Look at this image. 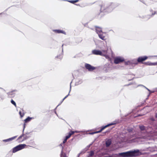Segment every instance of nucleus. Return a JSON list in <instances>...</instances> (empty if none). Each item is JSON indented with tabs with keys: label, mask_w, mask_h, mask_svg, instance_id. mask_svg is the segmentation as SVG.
Listing matches in <instances>:
<instances>
[{
	"label": "nucleus",
	"mask_w": 157,
	"mask_h": 157,
	"mask_svg": "<svg viewBox=\"0 0 157 157\" xmlns=\"http://www.w3.org/2000/svg\"><path fill=\"white\" fill-rule=\"evenodd\" d=\"M71 136H70L69 134H68L67 136H66V139H68Z\"/></svg>",
	"instance_id": "nucleus-34"
},
{
	"label": "nucleus",
	"mask_w": 157,
	"mask_h": 157,
	"mask_svg": "<svg viewBox=\"0 0 157 157\" xmlns=\"http://www.w3.org/2000/svg\"><path fill=\"white\" fill-rule=\"evenodd\" d=\"M95 30L96 33L98 34L100 33H102V31L101 29L98 26H95Z\"/></svg>",
	"instance_id": "nucleus-10"
},
{
	"label": "nucleus",
	"mask_w": 157,
	"mask_h": 157,
	"mask_svg": "<svg viewBox=\"0 0 157 157\" xmlns=\"http://www.w3.org/2000/svg\"><path fill=\"white\" fill-rule=\"evenodd\" d=\"M82 56V53H80L76 54V55L74 56L73 58H79L81 57Z\"/></svg>",
	"instance_id": "nucleus-18"
},
{
	"label": "nucleus",
	"mask_w": 157,
	"mask_h": 157,
	"mask_svg": "<svg viewBox=\"0 0 157 157\" xmlns=\"http://www.w3.org/2000/svg\"><path fill=\"white\" fill-rule=\"evenodd\" d=\"M116 6L113 3H104L101 6L100 10L101 12H111L115 8Z\"/></svg>",
	"instance_id": "nucleus-1"
},
{
	"label": "nucleus",
	"mask_w": 157,
	"mask_h": 157,
	"mask_svg": "<svg viewBox=\"0 0 157 157\" xmlns=\"http://www.w3.org/2000/svg\"><path fill=\"white\" fill-rule=\"evenodd\" d=\"M156 117L157 118V113L156 114Z\"/></svg>",
	"instance_id": "nucleus-46"
},
{
	"label": "nucleus",
	"mask_w": 157,
	"mask_h": 157,
	"mask_svg": "<svg viewBox=\"0 0 157 157\" xmlns=\"http://www.w3.org/2000/svg\"><path fill=\"white\" fill-rule=\"evenodd\" d=\"M26 146V145L25 144H21L16 146L13 148V153H15L24 149L25 147Z\"/></svg>",
	"instance_id": "nucleus-3"
},
{
	"label": "nucleus",
	"mask_w": 157,
	"mask_h": 157,
	"mask_svg": "<svg viewBox=\"0 0 157 157\" xmlns=\"http://www.w3.org/2000/svg\"><path fill=\"white\" fill-rule=\"evenodd\" d=\"M63 44L62 46V47H63ZM63 48H62V52H63Z\"/></svg>",
	"instance_id": "nucleus-42"
},
{
	"label": "nucleus",
	"mask_w": 157,
	"mask_h": 157,
	"mask_svg": "<svg viewBox=\"0 0 157 157\" xmlns=\"http://www.w3.org/2000/svg\"><path fill=\"white\" fill-rule=\"evenodd\" d=\"M102 131H101V129L99 131H97V132H96V133H100V132H101Z\"/></svg>",
	"instance_id": "nucleus-37"
},
{
	"label": "nucleus",
	"mask_w": 157,
	"mask_h": 157,
	"mask_svg": "<svg viewBox=\"0 0 157 157\" xmlns=\"http://www.w3.org/2000/svg\"><path fill=\"white\" fill-rule=\"evenodd\" d=\"M137 61L138 63H143V62L145 60V59H137Z\"/></svg>",
	"instance_id": "nucleus-24"
},
{
	"label": "nucleus",
	"mask_w": 157,
	"mask_h": 157,
	"mask_svg": "<svg viewBox=\"0 0 157 157\" xmlns=\"http://www.w3.org/2000/svg\"><path fill=\"white\" fill-rule=\"evenodd\" d=\"M116 124V123L115 122H114V123H110V124H108L107 125H105L104 126H103V127L101 129V131H102L103 130H104L105 128H106V127H108V126H109L110 125H114V124Z\"/></svg>",
	"instance_id": "nucleus-15"
},
{
	"label": "nucleus",
	"mask_w": 157,
	"mask_h": 157,
	"mask_svg": "<svg viewBox=\"0 0 157 157\" xmlns=\"http://www.w3.org/2000/svg\"><path fill=\"white\" fill-rule=\"evenodd\" d=\"M26 139H25L24 137V135H22L20 136L18 138L17 140H18L19 142H21L25 140Z\"/></svg>",
	"instance_id": "nucleus-12"
},
{
	"label": "nucleus",
	"mask_w": 157,
	"mask_h": 157,
	"mask_svg": "<svg viewBox=\"0 0 157 157\" xmlns=\"http://www.w3.org/2000/svg\"><path fill=\"white\" fill-rule=\"evenodd\" d=\"M67 139H66V138L65 137V139H64V140L63 141V143H65L66 142Z\"/></svg>",
	"instance_id": "nucleus-35"
},
{
	"label": "nucleus",
	"mask_w": 157,
	"mask_h": 157,
	"mask_svg": "<svg viewBox=\"0 0 157 157\" xmlns=\"http://www.w3.org/2000/svg\"><path fill=\"white\" fill-rule=\"evenodd\" d=\"M61 157H67L66 155L63 152V150L61 151Z\"/></svg>",
	"instance_id": "nucleus-23"
},
{
	"label": "nucleus",
	"mask_w": 157,
	"mask_h": 157,
	"mask_svg": "<svg viewBox=\"0 0 157 157\" xmlns=\"http://www.w3.org/2000/svg\"><path fill=\"white\" fill-rule=\"evenodd\" d=\"M125 64L126 65H129L130 66V68L132 67H133L134 65L136 64H137V63H133L132 61H132L128 60L127 61H124Z\"/></svg>",
	"instance_id": "nucleus-7"
},
{
	"label": "nucleus",
	"mask_w": 157,
	"mask_h": 157,
	"mask_svg": "<svg viewBox=\"0 0 157 157\" xmlns=\"http://www.w3.org/2000/svg\"><path fill=\"white\" fill-rule=\"evenodd\" d=\"M111 143V140L110 139H108L106 141V145L107 147L109 146Z\"/></svg>",
	"instance_id": "nucleus-17"
},
{
	"label": "nucleus",
	"mask_w": 157,
	"mask_h": 157,
	"mask_svg": "<svg viewBox=\"0 0 157 157\" xmlns=\"http://www.w3.org/2000/svg\"><path fill=\"white\" fill-rule=\"evenodd\" d=\"M65 99V98H64L63 99L61 102H62Z\"/></svg>",
	"instance_id": "nucleus-43"
},
{
	"label": "nucleus",
	"mask_w": 157,
	"mask_h": 157,
	"mask_svg": "<svg viewBox=\"0 0 157 157\" xmlns=\"http://www.w3.org/2000/svg\"><path fill=\"white\" fill-rule=\"evenodd\" d=\"M57 58L59 59H60L61 58H62V55H60L57 56Z\"/></svg>",
	"instance_id": "nucleus-33"
},
{
	"label": "nucleus",
	"mask_w": 157,
	"mask_h": 157,
	"mask_svg": "<svg viewBox=\"0 0 157 157\" xmlns=\"http://www.w3.org/2000/svg\"><path fill=\"white\" fill-rule=\"evenodd\" d=\"M69 95V94H68V95H67L64 98H65L66 99L67 97Z\"/></svg>",
	"instance_id": "nucleus-41"
},
{
	"label": "nucleus",
	"mask_w": 157,
	"mask_h": 157,
	"mask_svg": "<svg viewBox=\"0 0 157 157\" xmlns=\"http://www.w3.org/2000/svg\"><path fill=\"white\" fill-rule=\"evenodd\" d=\"M95 133H96V132H92V133H90V134H95Z\"/></svg>",
	"instance_id": "nucleus-39"
},
{
	"label": "nucleus",
	"mask_w": 157,
	"mask_h": 157,
	"mask_svg": "<svg viewBox=\"0 0 157 157\" xmlns=\"http://www.w3.org/2000/svg\"><path fill=\"white\" fill-rule=\"evenodd\" d=\"M140 86H143V85H140Z\"/></svg>",
	"instance_id": "nucleus-47"
},
{
	"label": "nucleus",
	"mask_w": 157,
	"mask_h": 157,
	"mask_svg": "<svg viewBox=\"0 0 157 157\" xmlns=\"http://www.w3.org/2000/svg\"><path fill=\"white\" fill-rule=\"evenodd\" d=\"M138 151H127L120 153L119 154V155L121 156L124 157L135 156L137 155V152Z\"/></svg>",
	"instance_id": "nucleus-2"
},
{
	"label": "nucleus",
	"mask_w": 157,
	"mask_h": 157,
	"mask_svg": "<svg viewBox=\"0 0 157 157\" xmlns=\"http://www.w3.org/2000/svg\"><path fill=\"white\" fill-rule=\"evenodd\" d=\"M12 92H10L9 93H8V96H9V97H12V96L11 95H12Z\"/></svg>",
	"instance_id": "nucleus-31"
},
{
	"label": "nucleus",
	"mask_w": 157,
	"mask_h": 157,
	"mask_svg": "<svg viewBox=\"0 0 157 157\" xmlns=\"http://www.w3.org/2000/svg\"><path fill=\"white\" fill-rule=\"evenodd\" d=\"M114 59H124V58L120 56H118L115 57Z\"/></svg>",
	"instance_id": "nucleus-26"
},
{
	"label": "nucleus",
	"mask_w": 157,
	"mask_h": 157,
	"mask_svg": "<svg viewBox=\"0 0 157 157\" xmlns=\"http://www.w3.org/2000/svg\"><path fill=\"white\" fill-rule=\"evenodd\" d=\"M25 128V125L24 124V129H23V131H24V128Z\"/></svg>",
	"instance_id": "nucleus-44"
},
{
	"label": "nucleus",
	"mask_w": 157,
	"mask_h": 157,
	"mask_svg": "<svg viewBox=\"0 0 157 157\" xmlns=\"http://www.w3.org/2000/svg\"><path fill=\"white\" fill-rule=\"evenodd\" d=\"M79 0H67V1L71 3L74 4L76 2H78Z\"/></svg>",
	"instance_id": "nucleus-20"
},
{
	"label": "nucleus",
	"mask_w": 157,
	"mask_h": 157,
	"mask_svg": "<svg viewBox=\"0 0 157 157\" xmlns=\"http://www.w3.org/2000/svg\"><path fill=\"white\" fill-rule=\"evenodd\" d=\"M75 133V132H74V131H71L69 132V134L71 136L72 135L74 134Z\"/></svg>",
	"instance_id": "nucleus-29"
},
{
	"label": "nucleus",
	"mask_w": 157,
	"mask_h": 157,
	"mask_svg": "<svg viewBox=\"0 0 157 157\" xmlns=\"http://www.w3.org/2000/svg\"><path fill=\"white\" fill-rule=\"evenodd\" d=\"M145 64H146L147 65H157V62L152 63H151L148 62L146 63H145Z\"/></svg>",
	"instance_id": "nucleus-21"
},
{
	"label": "nucleus",
	"mask_w": 157,
	"mask_h": 157,
	"mask_svg": "<svg viewBox=\"0 0 157 157\" xmlns=\"http://www.w3.org/2000/svg\"><path fill=\"white\" fill-rule=\"evenodd\" d=\"M74 132H75V133H79V132H82V131H74Z\"/></svg>",
	"instance_id": "nucleus-38"
},
{
	"label": "nucleus",
	"mask_w": 157,
	"mask_h": 157,
	"mask_svg": "<svg viewBox=\"0 0 157 157\" xmlns=\"http://www.w3.org/2000/svg\"><path fill=\"white\" fill-rule=\"evenodd\" d=\"M67 139H66V138L65 137V139H64V140L63 141V143H65L66 142Z\"/></svg>",
	"instance_id": "nucleus-36"
},
{
	"label": "nucleus",
	"mask_w": 157,
	"mask_h": 157,
	"mask_svg": "<svg viewBox=\"0 0 157 157\" xmlns=\"http://www.w3.org/2000/svg\"><path fill=\"white\" fill-rule=\"evenodd\" d=\"M94 154V152L93 151H91L90 152V156H92Z\"/></svg>",
	"instance_id": "nucleus-32"
},
{
	"label": "nucleus",
	"mask_w": 157,
	"mask_h": 157,
	"mask_svg": "<svg viewBox=\"0 0 157 157\" xmlns=\"http://www.w3.org/2000/svg\"><path fill=\"white\" fill-rule=\"evenodd\" d=\"M52 31L56 33H62L64 35H66V32L63 30L60 29H53Z\"/></svg>",
	"instance_id": "nucleus-9"
},
{
	"label": "nucleus",
	"mask_w": 157,
	"mask_h": 157,
	"mask_svg": "<svg viewBox=\"0 0 157 157\" xmlns=\"http://www.w3.org/2000/svg\"><path fill=\"white\" fill-rule=\"evenodd\" d=\"M19 113L21 116V117H22L24 116V114L23 112H22L21 111H20Z\"/></svg>",
	"instance_id": "nucleus-25"
},
{
	"label": "nucleus",
	"mask_w": 157,
	"mask_h": 157,
	"mask_svg": "<svg viewBox=\"0 0 157 157\" xmlns=\"http://www.w3.org/2000/svg\"><path fill=\"white\" fill-rule=\"evenodd\" d=\"M93 54L101 56L102 53L101 51L98 50L94 49L93 50L92 52Z\"/></svg>",
	"instance_id": "nucleus-8"
},
{
	"label": "nucleus",
	"mask_w": 157,
	"mask_h": 157,
	"mask_svg": "<svg viewBox=\"0 0 157 157\" xmlns=\"http://www.w3.org/2000/svg\"><path fill=\"white\" fill-rule=\"evenodd\" d=\"M77 6H79L80 5H79V4H75Z\"/></svg>",
	"instance_id": "nucleus-45"
},
{
	"label": "nucleus",
	"mask_w": 157,
	"mask_h": 157,
	"mask_svg": "<svg viewBox=\"0 0 157 157\" xmlns=\"http://www.w3.org/2000/svg\"><path fill=\"white\" fill-rule=\"evenodd\" d=\"M151 17H152L150 15H147L143 16L141 18L145 19L146 20H147Z\"/></svg>",
	"instance_id": "nucleus-14"
},
{
	"label": "nucleus",
	"mask_w": 157,
	"mask_h": 157,
	"mask_svg": "<svg viewBox=\"0 0 157 157\" xmlns=\"http://www.w3.org/2000/svg\"><path fill=\"white\" fill-rule=\"evenodd\" d=\"M108 50V48L107 47L106 48H105V50H102L101 51L102 54L101 56H104L105 58L107 59L108 57V56L107 55V51Z\"/></svg>",
	"instance_id": "nucleus-5"
},
{
	"label": "nucleus",
	"mask_w": 157,
	"mask_h": 157,
	"mask_svg": "<svg viewBox=\"0 0 157 157\" xmlns=\"http://www.w3.org/2000/svg\"><path fill=\"white\" fill-rule=\"evenodd\" d=\"M11 103L14 105L15 106H16V103H15V102L13 100H12L11 101Z\"/></svg>",
	"instance_id": "nucleus-27"
},
{
	"label": "nucleus",
	"mask_w": 157,
	"mask_h": 157,
	"mask_svg": "<svg viewBox=\"0 0 157 157\" xmlns=\"http://www.w3.org/2000/svg\"><path fill=\"white\" fill-rule=\"evenodd\" d=\"M99 37L102 40H105V36L103 35L102 33H100L98 34Z\"/></svg>",
	"instance_id": "nucleus-19"
},
{
	"label": "nucleus",
	"mask_w": 157,
	"mask_h": 157,
	"mask_svg": "<svg viewBox=\"0 0 157 157\" xmlns=\"http://www.w3.org/2000/svg\"><path fill=\"white\" fill-rule=\"evenodd\" d=\"M151 13V14L150 15L152 17H153L155 14H157V13H156V11H153L152 9H151L149 10Z\"/></svg>",
	"instance_id": "nucleus-16"
},
{
	"label": "nucleus",
	"mask_w": 157,
	"mask_h": 157,
	"mask_svg": "<svg viewBox=\"0 0 157 157\" xmlns=\"http://www.w3.org/2000/svg\"><path fill=\"white\" fill-rule=\"evenodd\" d=\"M140 128L141 130H143L144 129V127L143 126H140Z\"/></svg>",
	"instance_id": "nucleus-28"
},
{
	"label": "nucleus",
	"mask_w": 157,
	"mask_h": 157,
	"mask_svg": "<svg viewBox=\"0 0 157 157\" xmlns=\"http://www.w3.org/2000/svg\"><path fill=\"white\" fill-rule=\"evenodd\" d=\"M148 58L151 59H157V56H140L137 59H147Z\"/></svg>",
	"instance_id": "nucleus-6"
},
{
	"label": "nucleus",
	"mask_w": 157,
	"mask_h": 157,
	"mask_svg": "<svg viewBox=\"0 0 157 157\" xmlns=\"http://www.w3.org/2000/svg\"><path fill=\"white\" fill-rule=\"evenodd\" d=\"M17 137V136H14V137H12L10 138L4 140H3V141L4 142L10 141H12V140H13L14 139H15V138H16Z\"/></svg>",
	"instance_id": "nucleus-13"
},
{
	"label": "nucleus",
	"mask_w": 157,
	"mask_h": 157,
	"mask_svg": "<svg viewBox=\"0 0 157 157\" xmlns=\"http://www.w3.org/2000/svg\"><path fill=\"white\" fill-rule=\"evenodd\" d=\"M149 91L150 92V91L149 90V89H147V88H146V87H144Z\"/></svg>",
	"instance_id": "nucleus-40"
},
{
	"label": "nucleus",
	"mask_w": 157,
	"mask_h": 157,
	"mask_svg": "<svg viewBox=\"0 0 157 157\" xmlns=\"http://www.w3.org/2000/svg\"><path fill=\"white\" fill-rule=\"evenodd\" d=\"M85 67L86 69L90 71H92L96 68V67L92 66L90 65L87 63L85 64Z\"/></svg>",
	"instance_id": "nucleus-4"
},
{
	"label": "nucleus",
	"mask_w": 157,
	"mask_h": 157,
	"mask_svg": "<svg viewBox=\"0 0 157 157\" xmlns=\"http://www.w3.org/2000/svg\"><path fill=\"white\" fill-rule=\"evenodd\" d=\"M75 133V132H74V131H71L69 132V134L71 136L72 135L74 134Z\"/></svg>",
	"instance_id": "nucleus-30"
},
{
	"label": "nucleus",
	"mask_w": 157,
	"mask_h": 157,
	"mask_svg": "<svg viewBox=\"0 0 157 157\" xmlns=\"http://www.w3.org/2000/svg\"><path fill=\"white\" fill-rule=\"evenodd\" d=\"M111 62H113L116 64H119L124 61V59H111Z\"/></svg>",
	"instance_id": "nucleus-11"
},
{
	"label": "nucleus",
	"mask_w": 157,
	"mask_h": 157,
	"mask_svg": "<svg viewBox=\"0 0 157 157\" xmlns=\"http://www.w3.org/2000/svg\"><path fill=\"white\" fill-rule=\"evenodd\" d=\"M33 118L29 117H28L24 121L25 123L30 121Z\"/></svg>",
	"instance_id": "nucleus-22"
}]
</instances>
